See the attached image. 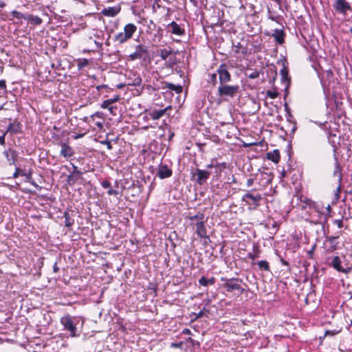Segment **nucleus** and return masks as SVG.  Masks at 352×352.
Returning <instances> with one entry per match:
<instances>
[{
  "label": "nucleus",
  "instance_id": "f257e3e1",
  "mask_svg": "<svg viewBox=\"0 0 352 352\" xmlns=\"http://www.w3.org/2000/svg\"><path fill=\"white\" fill-rule=\"evenodd\" d=\"M190 226L195 228L196 233L200 238H208L206 228L204 225V214L201 212L190 216Z\"/></svg>",
  "mask_w": 352,
  "mask_h": 352
},
{
  "label": "nucleus",
  "instance_id": "f03ea898",
  "mask_svg": "<svg viewBox=\"0 0 352 352\" xmlns=\"http://www.w3.org/2000/svg\"><path fill=\"white\" fill-rule=\"evenodd\" d=\"M137 30V27L133 23H128L124 27V31L114 36V41L119 44H123L133 37Z\"/></svg>",
  "mask_w": 352,
  "mask_h": 352
},
{
  "label": "nucleus",
  "instance_id": "7ed1b4c3",
  "mask_svg": "<svg viewBox=\"0 0 352 352\" xmlns=\"http://www.w3.org/2000/svg\"><path fill=\"white\" fill-rule=\"evenodd\" d=\"M221 281L224 282V283L222 285V287L228 292H236L239 294L243 293L244 289L241 286V284L243 283L242 280L234 278L229 279L221 278Z\"/></svg>",
  "mask_w": 352,
  "mask_h": 352
},
{
  "label": "nucleus",
  "instance_id": "20e7f679",
  "mask_svg": "<svg viewBox=\"0 0 352 352\" xmlns=\"http://www.w3.org/2000/svg\"><path fill=\"white\" fill-rule=\"evenodd\" d=\"M239 89V87L238 85H220L218 87V94L221 97L228 96L232 98L238 93Z\"/></svg>",
  "mask_w": 352,
  "mask_h": 352
},
{
  "label": "nucleus",
  "instance_id": "39448f33",
  "mask_svg": "<svg viewBox=\"0 0 352 352\" xmlns=\"http://www.w3.org/2000/svg\"><path fill=\"white\" fill-rule=\"evenodd\" d=\"M262 200V196L261 194H253L251 191H248L247 193L243 195L242 201L245 202L248 205H253L254 208H256L260 206V202Z\"/></svg>",
  "mask_w": 352,
  "mask_h": 352
},
{
  "label": "nucleus",
  "instance_id": "423d86ee",
  "mask_svg": "<svg viewBox=\"0 0 352 352\" xmlns=\"http://www.w3.org/2000/svg\"><path fill=\"white\" fill-rule=\"evenodd\" d=\"M333 7L337 13L344 16H345L348 12L352 10L351 6L346 0H336L333 4Z\"/></svg>",
  "mask_w": 352,
  "mask_h": 352
},
{
  "label": "nucleus",
  "instance_id": "0eeeda50",
  "mask_svg": "<svg viewBox=\"0 0 352 352\" xmlns=\"http://www.w3.org/2000/svg\"><path fill=\"white\" fill-rule=\"evenodd\" d=\"M77 318L76 317H72L69 315L65 316L61 318L60 322L64 326L65 329L69 331L71 333H74L76 331V321Z\"/></svg>",
  "mask_w": 352,
  "mask_h": 352
},
{
  "label": "nucleus",
  "instance_id": "6e6552de",
  "mask_svg": "<svg viewBox=\"0 0 352 352\" xmlns=\"http://www.w3.org/2000/svg\"><path fill=\"white\" fill-rule=\"evenodd\" d=\"M217 73L219 74L220 85L226 84L231 80V76L228 71L227 66L221 64L217 69Z\"/></svg>",
  "mask_w": 352,
  "mask_h": 352
},
{
  "label": "nucleus",
  "instance_id": "1a4fd4ad",
  "mask_svg": "<svg viewBox=\"0 0 352 352\" xmlns=\"http://www.w3.org/2000/svg\"><path fill=\"white\" fill-rule=\"evenodd\" d=\"M148 54V47L144 45H138L135 47V52L129 55V58L131 60L144 58Z\"/></svg>",
  "mask_w": 352,
  "mask_h": 352
},
{
  "label": "nucleus",
  "instance_id": "9d476101",
  "mask_svg": "<svg viewBox=\"0 0 352 352\" xmlns=\"http://www.w3.org/2000/svg\"><path fill=\"white\" fill-rule=\"evenodd\" d=\"M166 30L167 32H170L178 36H182L185 34L184 28H182L175 21H172L166 25Z\"/></svg>",
  "mask_w": 352,
  "mask_h": 352
},
{
  "label": "nucleus",
  "instance_id": "9b49d317",
  "mask_svg": "<svg viewBox=\"0 0 352 352\" xmlns=\"http://www.w3.org/2000/svg\"><path fill=\"white\" fill-rule=\"evenodd\" d=\"M203 316H206L208 318H211L213 320L217 319V315L214 314L213 311H211V309H201V311L197 314L195 312H192L190 314V321L193 322L196 320L198 318H201Z\"/></svg>",
  "mask_w": 352,
  "mask_h": 352
},
{
  "label": "nucleus",
  "instance_id": "f8f14e48",
  "mask_svg": "<svg viewBox=\"0 0 352 352\" xmlns=\"http://www.w3.org/2000/svg\"><path fill=\"white\" fill-rule=\"evenodd\" d=\"M332 267L339 272L348 274L351 271V267L344 268L341 266V260L338 256H336L331 261Z\"/></svg>",
  "mask_w": 352,
  "mask_h": 352
},
{
  "label": "nucleus",
  "instance_id": "ddd939ff",
  "mask_svg": "<svg viewBox=\"0 0 352 352\" xmlns=\"http://www.w3.org/2000/svg\"><path fill=\"white\" fill-rule=\"evenodd\" d=\"M195 175H197V183L201 185L208 180L210 173L207 170L197 168Z\"/></svg>",
  "mask_w": 352,
  "mask_h": 352
},
{
  "label": "nucleus",
  "instance_id": "4468645a",
  "mask_svg": "<svg viewBox=\"0 0 352 352\" xmlns=\"http://www.w3.org/2000/svg\"><path fill=\"white\" fill-rule=\"evenodd\" d=\"M60 145L61 146L60 151L61 156H63L65 158H69L74 155V151L69 144L65 142H60Z\"/></svg>",
  "mask_w": 352,
  "mask_h": 352
},
{
  "label": "nucleus",
  "instance_id": "2eb2a0df",
  "mask_svg": "<svg viewBox=\"0 0 352 352\" xmlns=\"http://www.w3.org/2000/svg\"><path fill=\"white\" fill-rule=\"evenodd\" d=\"M120 99L119 96H116L115 97L103 101V102L101 104L100 107L102 109H107L110 113H113V111L116 108L111 106L112 104L118 102Z\"/></svg>",
  "mask_w": 352,
  "mask_h": 352
},
{
  "label": "nucleus",
  "instance_id": "dca6fc26",
  "mask_svg": "<svg viewBox=\"0 0 352 352\" xmlns=\"http://www.w3.org/2000/svg\"><path fill=\"white\" fill-rule=\"evenodd\" d=\"M3 155L6 157L10 165L14 164L18 155L17 152L15 150L12 148L5 150L3 151Z\"/></svg>",
  "mask_w": 352,
  "mask_h": 352
},
{
  "label": "nucleus",
  "instance_id": "f3484780",
  "mask_svg": "<svg viewBox=\"0 0 352 352\" xmlns=\"http://www.w3.org/2000/svg\"><path fill=\"white\" fill-rule=\"evenodd\" d=\"M171 106L169 105L166 107L164 109H158V110H153L151 112H149L148 115L153 120H158L162 116H164V114L166 113L168 110L171 109Z\"/></svg>",
  "mask_w": 352,
  "mask_h": 352
},
{
  "label": "nucleus",
  "instance_id": "a211bd4d",
  "mask_svg": "<svg viewBox=\"0 0 352 352\" xmlns=\"http://www.w3.org/2000/svg\"><path fill=\"white\" fill-rule=\"evenodd\" d=\"M157 175L160 179L168 178L172 175V170L167 165H161L159 167Z\"/></svg>",
  "mask_w": 352,
  "mask_h": 352
},
{
  "label": "nucleus",
  "instance_id": "6ab92c4d",
  "mask_svg": "<svg viewBox=\"0 0 352 352\" xmlns=\"http://www.w3.org/2000/svg\"><path fill=\"white\" fill-rule=\"evenodd\" d=\"M120 11V8L117 7H109L104 8L102 11L103 15L110 17L116 16Z\"/></svg>",
  "mask_w": 352,
  "mask_h": 352
},
{
  "label": "nucleus",
  "instance_id": "aec40b11",
  "mask_svg": "<svg viewBox=\"0 0 352 352\" xmlns=\"http://www.w3.org/2000/svg\"><path fill=\"white\" fill-rule=\"evenodd\" d=\"M272 36L279 44H283L285 41V32L283 30L276 29L272 34Z\"/></svg>",
  "mask_w": 352,
  "mask_h": 352
},
{
  "label": "nucleus",
  "instance_id": "412c9836",
  "mask_svg": "<svg viewBox=\"0 0 352 352\" xmlns=\"http://www.w3.org/2000/svg\"><path fill=\"white\" fill-rule=\"evenodd\" d=\"M215 282H216V278L213 276H212L210 278H208L206 276H203L199 279V284L203 287L214 285Z\"/></svg>",
  "mask_w": 352,
  "mask_h": 352
},
{
  "label": "nucleus",
  "instance_id": "4be33fe9",
  "mask_svg": "<svg viewBox=\"0 0 352 352\" xmlns=\"http://www.w3.org/2000/svg\"><path fill=\"white\" fill-rule=\"evenodd\" d=\"M24 19L28 21L31 24L34 25H39L43 23L41 18L33 14H27L26 16L24 17Z\"/></svg>",
  "mask_w": 352,
  "mask_h": 352
},
{
  "label": "nucleus",
  "instance_id": "5701e85b",
  "mask_svg": "<svg viewBox=\"0 0 352 352\" xmlns=\"http://www.w3.org/2000/svg\"><path fill=\"white\" fill-rule=\"evenodd\" d=\"M21 131V126L19 122H13L10 123L6 132L10 133L11 134H16L20 133Z\"/></svg>",
  "mask_w": 352,
  "mask_h": 352
},
{
  "label": "nucleus",
  "instance_id": "b1692460",
  "mask_svg": "<svg viewBox=\"0 0 352 352\" xmlns=\"http://www.w3.org/2000/svg\"><path fill=\"white\" fill-rule=\"evenodd\" d=\"M342 167L340 166L338 158L335 157V169L333 170V175L338 177V183H341L342 182Z\"/></svg>",
  "mask_w": 352,
  "mask_h": 352
},
{
  "label": "nucleus",
  "instance_id": "393cba45",
  "mask_svg": "<svg viewBox=\"0 0 352 352\" xmlns=\"http://www.w3.org/2000/svg\"><path fill=\"white\" fill-rule=\"evenodd\" d=\"M267 158L274 163H278L280 160V152L278 149H275L272 152L267 153Z\"/></svg>",
  "mask_w": 352,
  "mask_h": 352
},
{
  "label": "nucleus",
  "instance_id": "a878e982",
  "mask_svg": "<svg viewBox=\"0 0 352 352\" xmlns=\"http://www.w3.org/2000/svg\"><path fill=\"white\" fill-rule=\"evenodd\" d=\"M159 52L161 58L165 61L167 60L172 53L171 50H168L166 49H161Z\"/></svg>",
  "mask_w": 352,
  "mask_h": 352
},
{
  "label": "nucleus",
  "instance_id": "bb28decb",
  "mask_svg": "<svg viewBox=\"0 0 352 352\" xmlns=\"http://www.w3.org/2000/svg\"><path fill=\"white\" fill-rule=\"evenodd\" d=\"M166 87L171 91H175L177 94L181 93L183 90V88L181 85H175L173 83H167Z\"/></svg>",
  "mask_w": 352,
  "mask_h": 352
},
{
  "label": "nucleus",
  "instance_id": "cd10ccee",
  "mask_svg": "<svg viewBox=\"0 0 352 352\" xmlns=\"http://www.w3.org/2000/svg\"><path fill=\"white\" fill-rule=\"evenodd\" d=\"M257 264L261 270H270V265L267 261H260L257 263Z\"/></svg>",
  "mask_w": 352,
  "mask_h": 352
},
{
  "label": "nucleus",
  "instance_id": "c85d7f7f",
  "mask_svg": "<svg viewBox=\"0 0 352 352\" xmlns=\"http://www.w3.org/2000/svg\"><path fill=\"white\" fill-rule=\"evenodd\" d=\"M89 65V60L87 58H82L78 60V67L81 69Z\"/></svg>",
  "mask_w": 352,
  "mask_h": 352
},
{
  "label": "nucleus",
  "instance_id": "c756f323",
  "mask_svg": "<svg viewBox=\"0 0 352 352\" xmlns=\"http://www.w3.org/2000/svg\"><path fill=\"white\" fill-rule=\"evenodd\" d=\"M65 225L66 227H71L74 223V220H72L67 212H65Z\"/></svg>",
  "mask_w": 352,
  "mask_h": 352
},
{
  "label": "nucleus",
  "instance_id": "7c9ffc66",
  "mask_svg": "<svg viewBox=\"0 0 352 352\" xmlns=\"http://www.w3.org/2000/svg\"><path fill=\"white\" fill-rule=\"evenodd\" d=\"M227 168V164L226 162L217 163L215 164L216 173H220Z\"/></svg>",
  "mask_w": 352,
  "mask_h": 352
},
{
  "label": "nucleus",
  "instance_id": "2f4dec72",
  "mask_svg": "<svg viewBox=\"0 0 352 352\" xmlns=\"http://www.w3.org/2000/svg\"><path fill=\"white\" fill-rule=\"evenodd\" d=\"M280 75H281V80L282 81H283L285 83H288V72L287 71L283 68L280 70Z\"/></svg>",
  "mask_w": 352,
  "mask_h": 352
},
{
  "label": "nucleus",
  "instance_id": "473e14b6",
  "mask_svg": "<svg viewBox=\"0 0 352 352\" xmlns=\"http://www.w3.org/2000/svg\"><path fill=\"white\" fill-rule=\"evenodd\" d=\"M340 331L341 329L326 330L324 332V336H334L338 334Z\"/></svg>",
  "mask_w": 352,
  "mask_h": 352
},
{
  "label": "nucleus",
  "instance_id": "72a5a7b5",
  "mask_svg": "<svg viewBox=\"0 0 352 352\" xmlns=\"http://www.w3.org/2000/svg\"><path fill=\"white\" fill-rule=\"evenodd\" d=\"M208 82L212 85H215L217 83V74H212L209 75Z\"/></svg>",
  "mask_w": 352,
  "mask_h": 352
},
{
  "label": "nucleus",
  "instance_id": "f704fd0d",
  "mask_svg": "<svg viewBox=\"0 0 352 352\" xmlns=\"http://www.w3.org/2000/svg\"><path fill=\"white\" fill-rule=\"evenodd\" d=\"M12 15L13 16H14L15 18L16 19H24V17L26 16L27 14H22L16 10H13L12 12H11Z\"/></svg>",
  "mask_w": 352,
  "mask_h": 352
},
{
  "label": "nucleus",
  "instance_id": "c9c22d12",
  "mask_svg": "<svg viewBox=\"0 0 352 352\" xmlns=\"http://www.w3.org/2000/svg\"><path fill=\"white\" fill-rule=\"evenodd\" d=\"M266 95H267L268 97H270V98L274 99V98H276L278 96V92H277V91H270V90H268V91H267V92H266Z\"/></svg>",
  "mask_w": 352,
  "mask_h": 352
},
{
  "label": "nucleus",
  "instance_id": "e433bc0d",
  "mask_svg": "<svg viewBox=\"0 0 352 352\" xmlns=\"http://www.w3.org/2000/svg\"><path fill=\"white\" fill-rule=\"evenodd\" d=\"M340 192H341V183H338V186L336 188V190L335 194H334L335 199L336 201H338V199H340Z\"/></svg>",
  "mask_w": 352,
  "mask_h": 352
},
{
  "label": "nucleus",
  "instance_id": "4c0bfd02",
  "mask_svg": "<svg viewBox=\"0 0 352 352\" xmlns=\"http://www.w3.org/2000/svg\"><path fill=\"white\" fill-rule=\"evenodd\" d=\"M43 317H44L45 322H43V324L42 325L45 326V325L49 324L52 320V318L50 316L49 314L48 313L44 314Z\"/></svg>",
  "mask_w": 352,
  "mask_h": 352
},
{
  "label": "nucleus",
  "instance_id": "58836bf2",
  "mask_svg": "<svg viewBox=\"0 0 352 352\" xmlns=\"http://www.w3.org/2000/svg\"><path fill=\"white\" fill-rule=\"evenodd\" d=\"M141 84H142V78L139 76H138L133 79L132 85L140 86Z\"/></svg>",
  "mask_w": 352,
  "mask_h": 352
},
{
  "label": "nucleus",
  "instance_id": "ea45409f",
  "mask_svg": "<svg viewBox=\"0 0 352 352\" xmlns=\"http://www.w3.org/2000/svg\"><path fill=\"white\" fill-rule=\"evenodd\" d=\"M175 57H169L167 60L166 61V65L169 66V67H173L175 62Z\"/></svg>",
  "mask_w": 352,
  "mask_h": 352
},
{
  "label": "nucleus",
  "instance_id": "a19ab883",
  "mask_svg": "<svg viewBox=\"0 0 352 352\" xmlns=\"http://www.w3.org/2000/svg\"><path fill=\"white\" fill-rule=\"evenodd\" d=\"M21 175L25 176L28 181L30 182L32 179V173H25L23 170L21 171Z\"/></svg>",
  "mask_w": 352,
  "mask_h": 352
},
{
  "label": "nucleus",
  "instance_id": "79ce46f5",
  "mask_svg": "<svg viewBox=\"0 0 352 352\" xmlns=\"http://www.w3.org/2000/svg\"><path fill=\"white\" fill-rule=\"evenodd\" d=\"M101 186L104 188H110L111 187V183L108 180H104L101 182Z\"/></svg>",
  "mask_w": 352,
  "mask_h": 352
},
{
  "label": "nucleus",
  "instance_id": "37998d69",
  "mask_svg": "<svg viewBox=\"0 0 352 352\" xmlns=\"http://www.w3.org/2000/svg\"><path fill=\"white\" fill-rule=\"evenodd\" d=\"M108 191H107V193L109 195H115V196H117L119 195V192L118 190H113L111 188V187L110 188H108Z\"/></svg>",
  "mask_w": 352,
  "mask_h": 352
},
{
  "label": "nucleus",
  "instance_id": "c03bdc74",
  "mask_svg": "<svg viewBox=\"0 0 352 352\" xmlns=\"http://www.w3.org/2000/svg\"><path fill=\"white\" fill-rule=\"evenodd\" d=\"M333 223L337 225L339 228H342L343 227V222L342 219H335L333 220Z\"/></svg>",
  "mask_w": 352,
  "mask_h": 352
},
{
  "label": "nucleus",
  "instance_id": "a18cd8bd",
  "mask_svg": "<svg viewBox=\"0 0 352 352\" xmlns=\"http://www.w3.org/2000/svg\"><path fill=\"white\" fill-rule=\"evenodd\" d=\"M22 170H21L19 168L16 167L15 169V171L13 174V178H16L19 177V175H21Z\"/></svg>",
  "mask_w": 352,
  "mask_h": 352
},
{
  "label": "nucleus",
  "instance_id": "49530a36",
  "mask_svg": "<svg viewBox=\"0 0 352 352\" xmlns=\"http://www.w3.org/2000/svg\"><path fill=\"white\" fill-rule=\"evenodd\" d=\"M72 168H73V173L77 174V175H82V172L78 169V167L75 166L74 164H72Z\"/></svg>",
  "mask_w": 352,
  "mask_h": 352
},
{
  "label": "nucleus",
  "instance_id": "de8ad7c7",
  "mask_svg": "<svg viewBox=\"0 0 352 352\" xmlns=\"http://www.w3.org/2000/svg\"><path fill=\"white\" fill-rule=\"evenodd\" d=\"M0 89H6V82L4 80H0Z\"/></svg>",
  "mask_w": 352,
  "mask_h": 352
},
{
  "label": "nucleus",
  "instance_id": "09e8293b",
  "mask_svg": "<svg viewBox=\"0 0 352 352\" xmlns=\"http://www.w3.org/2000/svg\"><path fill=\"white\" fill-rule=\"evenodd\" d=\"M102 144H105L109 150L112 149V145L109 141H108V140L103 141V142H102Z\"/></svg>",
  "mask_w": 352,
  "mask_h": 352
},
{
  "label": "nucleus",
  "instance_id": "8fccbe9b",
  "mask_svg": "<svg viewBox=\"0 0 352 352\" xmlns=\"http://www.w3.org/2000/svg\"><path fill=\"white\" fill-rule=\"evenodd\" d=\"M7 132H5L3 133L2 135L0 136V144L4 145L5 144V136L6 135Z\"/></svg>",
  "mask_w": 352,
  "mask_h": 352
},
{
  "label": "nucleus",
  "instance_id": "3c124183",
  "mask_svg": "<svg viewBox=\"0 0 352 352\" xmlns=\"http://www.w3.org/2000/svg\"><path fill=\"white\" fill-rule=\"evenodd\" d=\"M254 179L253 178H249L248 180H247V186L248 187H250L253 185L254 184Z\"/></svg>",
  "mask_w": 352,
  "mask_h": 352
},
{
  "label": "nucleus",
  "instance_id": "603ef678",
  "mask_svg": "<svg viewBox=\"0 0 352 352\" xmlns=\"http://www.w3.org/2000/svg\"><path fill=\"white\" fill-rule=\"evenodd\" d=\"M53 271L54 273H57L59 271V268L57 265V263L56 262L53 265Z\"/></svg>",
  "mask_w": 352,
  "mask_h": 352
},
{
  "label": "nucleus",
  "instance_id": "864d4df0",
  "mask_svg": "<svg viewBox=\"0 0 352 352\" xmlns=\"http://www.w3.org/2000/svg\"><path fill=\"white\" fill-rule=\"evenodd\" d=\"M94 43L96 45L98 48H100L102 47V42H99V41H95Z\"/></svg>",
  "mask_w": 352,
  "mask_h": 352
},
{
  "label": "nucleus",
  "instance_id": "5fc2aeb1",
  "mask_svg": "<svg viewBox=\"0 0 352 352\" xmlns=\"http://www.w3.org/2000/svg\"><path fill=\"white\" fill-rule=\"evenodd\" d=\"M262 175L267 176V182H270L272 180L271 176L266 173H263Z\"/></svg>",
  "mask_w": 352,
  "mask_h": 352
},
{
  "label": "nucleus",
  "instance_id": "6e6d98bb",
  "mask_svg": "<svg viewBox=\"0 0 352 352\" xmlns=\"http://www.w3.org/2000/svg\"><path fill=\"white\" fill-rule=\"evenodd\" d=\"M182 333H183L184 334H186V335H187V334H190L191 331H190V329H184L182 331Z\"/></svg>",
  "mask_w": 352,
  "mask_h": 352
},
{
  "label": "nucleus",
  "instance_id": "4d7b16f0",
  "mask_svg": "<svg viewBox=\"0 0 352 352\" xmlns=\"http://www.w3.org/2000/svg\"><path fill=\"white\" fill-rule=\"evenodd\" d=\"M338 238V236H329L328 237V240L330 241V242H333L334 240H336V239Z\"/></svg>",
  "mask_w": 352,
  "mask_h": 352
},
{
  "label": "nucleus",
  "instance_id": "13d9d810",
  "mask_svg": "<svg viewBox=\"0 0 352 352\" xmlns=\"http://www.w3.org/2000/svg\"><path fill=\"white\" fill-rule=\"evenodd\" d=\"M280 261L283 265H286V266L289 265V263L287 261H285L284 259L281 258Z\"/></svg>",
  "mask_w": 352,
  "mask_h": 352
},
{
  "label": "nucleus",
  "instance_id": "bf43d9fd",
  "mask_svg": "<svg viewBox=\"0 0 352 352\" xmlns=\"http://www.w3.org/2000/svg\"><path fill=\"white\" fill-rule=\"evenodd\" d=\"M206 168H207L208 169H209V168H215V164H208V165L206 166Z\"/></svg>",
  "mask_w": 352,
  "mask_h": 352
},
{
  "label": "nucleus",
  "instance_id": "052dcab7",
  "mask_svg": "<svg viewBox=\"0 0 352 352\" xmlns=\"http://www.w3.org/2000/svg\"><path fill=\"white\" fill-rule=\"evenodd\" d=\"M326 337L327 336H324V334L322 336H320L319 340H320V342H322Z\"/></svg>",
  "mask_w": 352,
  "mask_h": 352
},
{
  "label": "nucleus",
  "instance_id": "680f3d73",
  "mask_svg": "<svg viewBox=\"0 0 352 352\" xmlns=\"http://www.w3.org/2000/svg\"><path fill=\"white\" fill-rule=\"evenodd\" d=\"M6 6V3L2 1H0V8H4Z\"/></svg>",
  "mask_w": 352,
  "mask_h": 352
},
{
  "label": "nucleus",
  "instance_id": "e2e57ef3",
  "mask_svg": "<svg viewBox=\"0 0 352 352\" xmlns=\"http://www.w3.org/2000/svg\"><path fill=\"white\" fill-rule=\"evenodd\" d=\"M248 257L252 258V260H254L255 258V256L252 254H249Z\"/></svg>",
  "mask_w": 352,
  "mask_h": 352
},
{
  "label": "nucleus",
  "instance_id": "0e129e2a",
  "mask_svg": "<svg viewBox=\"0 0 352 352\" xmlns=\"http://www.w3.org/2000/svg\"><path fill=\"white\" fill-rule=\"evenodd\" d=\"M255 77H256V75H254V74H251L250 75V78H254Z\"/></svg>",
  "mask_w": 352,
  "mask_h": 352
},
{
  "label": "nucleus",
  "instance_id": "69168bd1",
  "mask_svg": "<svg viewBox=\"0 0 352 352\" xmlns=\"http://www.w3.org/2000/svg\"><path fill=\"white\" fill-rule=\"evenodd\" d=\"M285 110L287 111L288 110V105L287 104H285Z\"/></svg>",
  "mask_w": 352,
  "mask_h": 352
},
{
  "label": "nucleus",
  "instance_id": "338daca9",
  "mask_svg": "<svg viewBox=\"0 0 352 352\" xmlns=\"http://www.w3.org/2000/svg\"><path fill=\"white\" fill-rule=\"evenodd\" d=\"M284 322H285V323H289V322H290V321H289L287 319H286V320H284Z\"/></svg>",
  "mask_w": 352,
  "mask_h": 352
},
{
  "label": "nucleus",
  "instance_id": "774afa93",
  "mask_svg": "<svg viewBox=\"0 0 352 352\" xmlns=\"http://www.w3.org/2000/svg\"><path fill=\"white\" fill-rule=\"evenodd\" d=\"M274 1H275L276 3H280V2H281V0H274Z\"/></svg>",
  "mask_w": 352,
  "mask_h": 352
}]
</instances>
